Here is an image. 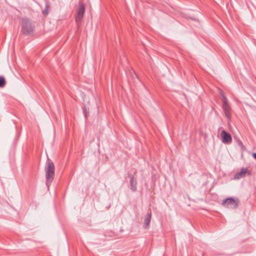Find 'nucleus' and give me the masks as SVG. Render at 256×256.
<instances>
[{
	"mask_svg": "<svg viewBox=\"0 0 256 256\" xmlns=\"http://www.w3.org/2000/svg\"><path fill=\"white\" fill-rule=\"evenodd\" d=\"M44 170L46 172V184L48 188L54 176V164L49 158H48L46 162Z\"/></svg>",
	"mask_w": 256,
	"mask_h": 256,
	"instance_id": "f257e3e1",
	"label": "nucleus"
},
{
	"mask_svg": "<svg viewBox=\"0 0 256 256\" xmlns=\"http://www.w3.org/2000/svg\"><path fill=\"white\" fill-rule=\"evenodd\" d=\"M34 26L28 18H23L22 20V32L24 35L31 34L34 31Z\"/></svg>",
	"mask_w": 256,
	"mask_h": 256,
	"instance_id": "f03ea898",
	"label": "nucleus"
},
{
	"mask_svg": "<svg viewBox=\"0 0 256 256\" xmlns=\"http://www.w3.org/2000/svg\"><path fill=\"white\" fill-rule=\"evenodd\" d=\"M85 12V6L84 4L80 2L79 7L77 10L76 15L75 18L76 22L78 24L82 22Z\"/></svg>",
	"mask_w": 256,
	"mask_h": 256,
	"instance_id": "7ed1b4c3",
	"label": "nucleus"
},
{
	"mask_svg": "<svg viewBox=\"0 0 256 256\" xmlns=\"http://www.w3.org/2000/svg\"><path fill=\"white\" fill-rule=\"evenodd\" d=\"M239 201L238 199L234 200L232 198H228L224 200L222 202V204L228 208H235L238 206Z\"/></svg>",
	"mask_w": 256,
	"mask_h": 256,
	"instance_id": "20e7f679",
	"label": "nucleus"
},
{
	"mask_svg": "<svg viewBox=\"0 0 256 256\" xmlns=\"http://www.w3.org/2000/svg\"><path fill=\"white\" fill-rule=\"evenodd\" d=\"M128 176L130 179V188L132 192H135L137 190V180L134 177V176L132 174H128Z\"/></svg>",
	"mask_w": 256,
	"mask_h": 256,
	"instance_id": "39448f33",
	"label": "nucleus"
},
{
	"mask_svg": "<svg viewBox=\"0 0 256 256\" xmlns=\"http://www.w3.org/2000/svg\"><path fill=\"white\" fill-rule=\"evenodd\" d=\"M221 136L222 137V141L224 144L230 143L232 140L230 134L225 130L222 131L221 133Z\"/></svg>",
	"mask_w": 256,
	"mask_h": 256,
	"instance_id": "423d86ee",
	"label": "nucleus"
},
{
	"mask_svg": "<svg viewBox=\"0 0 256 256\" xmlns=\"http://www.w3.org/2000/svg\"><path fill=\"white\" fill-rule=\"evenodd\" d=\"M152 212L150 210H149L148 212L146 218H145L144 220V223L143 227L144 228L146 229L148 228L150 226V222L151 218H152Z\"/></svg>",
	"mask_w": 256,
	"mask_h": 256,
	"instance_id": "0eeeda50",
	"label": "nucleus"
},
{
	"mask_svg": "<svg viewBox=\"0 0 256 256\" xmlns=\"http://www.w3.org/2000/svg\"><path fill=\"white\" fill-rule=\"evenodd\" d=\"M246 174H248V175L250 174V172L248 170L247 168H242L240 170V172H238L236 173L234 175V178L236 179L241 178H242L244 177Z\"/></svg>",
	"mask_w": 256,
	"mask_h": 256,
	"instance_id": "6e6552de",
	"label": "nucleus"
},
{
	"mask_svg": "<svg viewBox=\"0 0 256 256\" xmlns=\"http://www.w3.org/2000/svg\"><path fill=\"white\" fill-rule=\"evenodd\" d=\"M222 108L228 120L230 121L231 118V108L229 104H222Z\"/></svg>",
	"mask_w": 256,
	"mask_h": 256,
	"instance_id": "1a4fd4ad",
	"label": "nucleus"
},
{
	"mask_svg": "<svg viewBox=\"0 0 256 256\" xmlns=\"http://www.w3.org/2000/svg\"><path fill=\"white\" fill-rule=\"evenodd\" d=\"M6 84V81L4 78L2 76H0V88H4Z\"/></svg>",
	"mask_w": 256,
	"mask_h": 256,
	"instance_id": "9d476101",
	"label": "nucleus"
},
{
	"mask_svg": "<svg viewBox=\"0 0 256 256\" xmlns=\"http://www.w3.org/2000/svg\"><path fill=\"white\" fill-rule=\"evenodd\" d=\"M221 96H222V104H228V100L226 96L224 94L223 92L220 93Z\"/></svg>",
	"mask_w": 256,
	"mask_h": 256,
	"instance_id": "9b49d317",
	"label": "nucleus"
},
{
	"mask_svg": "<svg viewBox=\"0 0 256 256\" xmlns=\"http://www.w3.org/2000/svg\"><path fill=\"white\" fill-rule=\"evenodd\" d=\"M252 156H253V157L256 160V153H254L252 154Z\"/></svg>",
	"mask_w": 256,
	"mask_h": 256,
	"instance_id": "f8f14e48",
	"label": "nucleus"
},
{
	"mask_svg": "<svg viewBox=\"0 0 256 256\" xmlns=\"http://www.w3.org/2000/svg\"><path fill=\"white\" fill-rule=\"evenodd\" d=\"M136 172H136V170L134 171V174H135L136 173Z\"/></svg>",
	"mask_w": 256,
	"mask_h": 256,
	"instance_id": "ddd939ff",
	"label": "nucleus"
}]
</instances>
